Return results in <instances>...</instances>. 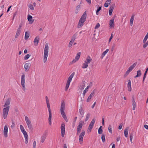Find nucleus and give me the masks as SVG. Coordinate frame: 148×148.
<instances>
[{"instance_id":"nucleus-1","label":"nucleus","mask_w":148,"mask_h":148,"mask_svg":"<svg viewBox=\"0 0 148 148\" xmlns=\"http://www.w3.org/2000/svg\"><path fill=\"white\" fill-rule=\"evenodd\" d=\"M65 108V103L64 101H62L60 106V113L63 119L67 122L68 121V120L64 112Z\"/></svg>"},{"instance_id":"nucleus-2","label":"nucleus","mask_w":148,"mask_h":148,"mask_svg":"<svg viewBox=\"0 0 148 148\" xmlns=\"http://www.w3.org/2000/svg\"><path fill=\"white\" fill-rule=\"evenodd\" d=\"M49 48L48 44L47 43H46L45 45L44 52L43 62L44 63L46 62L48 56Z\"/></svg>"},{"instance_id":"nucleus-3","label":"nucleus","mask_w":148,"mask_h":148,"mask_svg":"<svg viewBox=\"0 0 148 148\" xmlns=\"http://www.w3.org/2000/svg\"><path fill=\"white\" fill-rule=\"evenodd\" d=\"M75 74V72H73L69 76V77L67 81L66 87L65 88V90L66 91L68 90V88L69 87V85H70V83L72 81V79L73 77H74Z\"/></svg>"},{"instance_id":"nucleus-4","label":"nucleus","mask_w":148,"mask_h":148,"mask_svg":"<svg viewBox=\"0 0 148 148\" xmlns=\"http://www.w3.org/2000/svg\"><path fill=\"white\" fill-rule=\"evenodd\" d=\"M21 84L22 87V89L24 91L25 90V75L23 74L21 76Z\"/></svg>"},{"instance_id":"nucleus-5","label":"nucleus","mask_w":148,"mask_h":148,"mask_svg":"<svg viewBox=\"0 0 148 148\" xmlns=\"http://www.w3.org/2000/svg\"><path fill=\"white\" fill-rule=\"evenodd\" d=\"M10 108H4L3 111V117L4 119H6L8 114Z\"/></svg>"},{"instance_id":"nucleus-6","label":"nucleus","mask_w":148,"mask_h":148,"mask_svg":"<svg viewBox=\"0 0 148 148\" xmlns=\"http://www.w3.org/2000/svg\"><path fill=\"white\" fill-rule=\"evenodd\" d=\"M11 101V99L10 98H8L6 99L5 102L4 104L3 107L5 108H10V104Z\"/></svg>"},{"instance_id":"nucleus-7","label":"nucleus","mask_w":148,"mask_h":148,"mask_svg":"<svg viewBox=\"0 0 148 148\" xmlns=\"http://www.w3.org/2000/svg\"><path fill=\"white\" fill-rule=\"evenodd\" d=\"M85 134V131L84 130H82L79 135V143L80 144H82L83 143V138Z\"/></svg>"},{"instance_id":"nucleus-8","label":"nucleus","mask_w":148,"mask_h":148,"mask_svg":"<svg viewBox=\"0 0 148 148\" xmlns=\"http://www.w3.org/2000/svg\"><path fill=\"white\" fill-rule=\"evenodd\" d=\"M65 124L64 123H62L61 124V136L63 137L65 134Z\"/></svg>"},{"instance_id":"nucleus-9","label":"nucleus","mask_w":148,"mask_h":148,"mask_svg":"<svg viewBox=\"0 0 148 148\" xmlns=\"http://www.w3.org/2000/svg\"><path fill=\"white\" fill-rule=\"evenodd\" d=\"M21 132L24 136L25 140V143L26 144H27L28 142V136L27 133L25 130Z\"/></svg>"},{"instance_id":"nucleus-10","label":"nucleus","mask_w":148,"mask_h":148,"mask_svg":"<svg viewBox=\"0 0 148 148\" xmlns=\"http://www.w3.org/2000/svg\"><path fill=\"white\" fill-rule=\"evenodd\" d=\"M86 18V11L84 12L81 18H80L79 21L84 23V22L85 21Z\"/></svg>"},{"instance_id":"nucleus-11","label":"nucleus","mask_w":148,"mask_h":148,"mask_svg":"<svg viewBox=\"0 0 148 148\" xmlns=\"http://www.w3.org/2000/svg\"><path fill=\"white\" fill-rule=\"evenodd\" d=\"M47 134L46 133H43L41 137L40 142L42 143H44L47 137Z\"/></svg>"},{"instance_id":"nucleus-12","label":"nucleus","mask_w":148,"mask_h":148,"mask_svg":"<svg viewBox=\"0 0 148 148\" xmlns=\"http://www.w3.org/2000/svg\"><path fill=\"white\" fill-rule=\"evenodd\" d=\"M95 121V119H93L90 123L88 128V129L90 130V132H91V130L93 128Z\"/></svg>"},{"instance_id":"nucleus-13","label":"nucleus","mask_w":148,"mask_h":148,"mask_svg":"<svg viewBox=\"0 0 148 148\" xmlns=\"http://www.w3.org/2000/svg\"><path fill=\"white\" fill-rule=\"evenodd\" d=\"M92 60L91 58L89 56H88L86 58L84 62L88 64L91 62Z\"/></svg>"},{"instance_id":"nucleus-14","label":"nucleus","mask_w":148,"mask_h":148,"mask_svg":"<svg viewBox=\"0 0 148 148\" xmlns=\"http://www.w3.org/2000/svg\"><path fill=\"white\" fill-rule=\"evenodd\" d=\"M8 128L6 125L4 126L3 130V135L5 137H8Z\"/></svg>"},{"instance_id":"nucleus-15","label":"nucleus","mask_w":148,"mask_h":148,"mask_svg":"<svg viewBox=\"0 0 148 148\" xmlns=\"http://www.w3.org/2000/svg\"><path fill=\"white\" fill-rule=\"evenodd\" d=\"M81 54V52H79L77 54L76 56L75 57V58L74 59H73L72 61L73 63H75L80 58Z\"/></svg>"},{"instance_id":"nucleus-16","label":"nucleus","mask_w":148,"mask_h":148,"mask_svg":"<svg viewBox=\"0 0 148 148\" xmlns=\"http://www.w3.org/2000/svg\"><path fill=\"white\" fill-rule=\"evenodd\" d=\"M49 112V116L48 118V121L49 125H51V109H48Z\"/></svg>"},{"instance_id":"nucleus-17","label":"nucleus","mask_w":148,"mask_h":148,"mask_svg":"<svg viewBox=\"0 0 148 148\" xmlns=\"http://www.w3.org/2000/svg\"><path fill=\"white\" fill-rule=\"evenodd\" d=\"M30 66L31 64L29 63H26L25 64L24 67L26 72H27L29 71Z\"/></svg>"},{"instance_id":"nucleus-18","label":"nucleus","mask_w":148,"mask_h":148,"mask_svg":"<svg viewBox=\"0 0 148 148\" xmlns=\"http://www.w3.org/2000/svg\"><path fill=\"white\" fill-rule=\"evenodd\" d=\"M114 17H112V19L110 20L109 22L110 27L111 28L114 27Z\"/></svg>"},{"instance_id":"nucleus-19","label":"nucleus","mask_w":148,"mask_h":148,"mask_svg":"<svg viewBox=\"0 0 148 148\" xmlns=\"http://www.w3.org/2000/svg\"><path fill=\"white\" fill-rule=\"evenodd\" d=\"M83 123L81 122H80L77 127V131L78 132H80L83 126Z\"/></svg>"},{"instance_id":"nucleus-20","label":"nucleus","mask_w":148,"mask_h":148,"mask_svg":"<svg viewBox=\"0 0 148 148\" xmlns=\"http://www.w3.org/2000/svg\"><path fill=\"white\" fill-rule=\"evenodd\" d=\"M94 94L95 92L94 91H93L88 98L86 100L87 102H88L90 101L91 98L94 96Z\"/></svg>"},{"instance_id":"nucleus-21","label":"nucleus","mask_w":148,"mask_h":148,"mask_svg":"<svg viewBox=\"0 0 148 148\" xmlns=\"http://www.w3.org/2000/svg\"><path fill=\"white\" fill-rule=\"evenodd\" d=\"M45 99L46 101V102L47 104V108L48 109H51L50 105L49 103V99L47 96H46L45 97Z\"/></svg>"},{"instance_id":"nucleus-22","label":"nucleus","mask_w":148,"mask_h":148,"mask_svg":"<svg viewBox=\"0 0 148 148\" xmlns=\"http://www.w3.org/2000/svg\"><path fill=\"white\" fill-rule=\"evenodd\" d=\"M132 105L133 106L132 109L133 110H135L136 107V103L134 99V98H133L132 102Z\"/></svg>"},{"instance_id":"nucleus-23","label":"nucleus","mask_w":148,"mask_h":148,"mask_svg":"<svg viewBox=\"0 0 148 148\" xmlns=\"http://www.w3.org/2000/svg\"><path fill=\"white\" fill-rule=\"evenodd\" d=\"M21 30L22 29L18 27L15 35V38H16L18 37L21 32Z\"/></svg>"},{"instance_id":"nucleus-24","label":"nucleus","mask_w":148,"mask_h":148,"mask_svg":"<svg viewBox=\"0 0 148 148\" xmlns=\"http://www.w3.org/2000/svg\"><path fill=\"white\" fill-rule=\"evenodd\" d=\"M128 90L129 91H131L132 90L131 87V81L130 79L128 80V82L127 84Z\"/></svg>"},{"instance_id":"nucleus-25","label":"nucleus","mask_w":148,"mask_h":148,"mask_svg":"<svg viewBox=\"0 0 148 148\" xmlns=\"http://www.w3.org/2000/svg\"><path fill=\"white\" fill-rule=\"evenodd\" d=\"M39 36H37L35 37V38L34 42L35 43V45H37L39 42Z\"/></svg>"},{"instance_id":"nucleus-26","label":"nucleus","mask_w":148,"mask_h":148,"mask_svg":"<svg viewBox=\"0 0 148 148\" xmlns=\"http://www.w3.org/2000/svg\"><path fill=\"white\" fill-rule=\"evenodd\" d=\"M137 64L136 62L134 63L132 65L130 66L128 69L131 71L136 66Z\"/></svg>"},{"instance_id":"nucleus-27","label":"nucleus","mask_w":148,"mask_h":148,"mask_svg":"<svg viewBox=\"0 0 148 148\" xmlns=\"http://www.w3.org/2000/svg\"><path fill=\"white\" fill-rule=\"evenodd\" d=\"M79 112L80 114L82 116V117H83L84 116V112L82 107H80V108L79 109Z\"/></svg>"},{"instance_id":"nucleus-28","label":"nucleus","mask_w":148,"mask_h":148,"mask_svg":"<svg viewBox=\"0 0 148 148\" xmlns=\"http://www.w3.org/2000/svg\"><path fill=\"white\" fill-rule=\"evenodd\" d=\"M111 0H107L104 4V7L106 8L108 7L109 5L111 3Z\"/></svg>"},{"instance_id":"nucleus-29","label":"nucleus","mask_w":148,"mask_h":148,"mask_svg":"<svg viewBox=\"0 0 148 148\" xmlns=\"http://www.w3.org/2000/svg\"><path fill=\"white\" fill-rule=\"evenodd\" d=\"M114 8L113 6H111L110 7V9L109 11V15L111 16L112 15V13L113 11Z\"/></svg>"},{"instance_id":"nucleus-30","label":"nucleus","mask_w":148,"mask_h":148,"mask_svg":"<svg viewBox=\"0 0 148 148\" xmlns=\"http://www.w3.org/2000/svg\"><path fill=\"white\" fill-rule=\"evenodd\" d=\"M27 19L29 22H31L32 23L34 21V20L33 19L32 16L30 15H28Z\"/></svg>"},{"instance_id":"nucleus-31","label":"nucleus","mask_w":148,"mask_h":148,"mask_svg":"<svg viewBox=\"0 0 148 148\" xmlns=\"http://www.w3.org/2000/svg\"><path fill=\"white\" fill-rule=\"evenodd\" d=\"M25 119L27 124L31 123L30 119L27 116H25Z\"/></svg>"},{"instance_id":"nucleus-32","label":"nucleus","mask_w":148,"mask_h":148,"mask_svg":"<svg viewBox=\"0 0 148 148\" xmlns=\"http://www.w3.org/2000/svg\"><path fill=\"white\" fill-rule=\"evenodd\" d=\"M109 49H107L105 51H104L103 53L101 54V58L102 59L103 58V57L105 56L106 54L109 51Z\"/></svg>"},{"instance_id":"nucleus-33","label":"nucleus","mask_w":148,"mask_h":148,"mask_svg":"<svg viewBox=\"0 0 148 148\" xmlns=\"http://www.w3.org/2000/svg\"><path fill=\"white\" fill-rule=\"evenodd\" d=\"M137 75L134 76V78H136L137 77H140L141 75V73L140 70H138L137 71Z\"/></svg>"},{"instance_id":"nucleus-34","label":"nucleus","mask_w":148,"mask_h":148,"mask_svg":"<svg viewBox=\"0 0 148 148\" xmlns=\"http://www.w3.org/2000/svg\"><path fill=\"white\" fill-rule=\"evenodd\" d=\"M80 8V5H78L77 6L75 9V12L76 14H77L79 12Z\"/></svg>"},{"instance_id":"nucleus-35","label":"nucleus","mask_w":148,"mask_h":148,"mask_svg":"<svg viewBox=\"0 0 148 148\" xmlns=\"http://www.w3.org/2000/svg\"><path fill=\"white\" fill-rule=\"evenodd\" d=\"M77 35H78V34L77 33H76L74 34L72 36L71 40L74 41L75 39L76 38L77 36Z\"/></svg>"},{"instance_id":"nucleus-36","label":"nucleus","mask_w":148,"mask_h":148,"mask_svg":"<svg viewBox=\"0 0 148 148\" xmlns=\"http://www.w3.org/2000/svg\"><path fill=\"white\" fill-rule=\"evenodd\" d=\"M128 128H126L124 131V134L125 137H127L128 136Z\"/></svg>"},{"instance_id":"nucleus-37","label":"nucleus","mask_w":148,"mask_h":148,"mask_svg":"<svg viewBox=\"0 0 148 148\" xmlns=\"http://www.w3.org/2000/svg\"><path fill=\"white\" fill-rule=\"evenodd\" d=\"M29 36V33L27 32H25V40L27 39Z\"/></svg>"},{"instance_id":"nucleus-38","label":"nucleus","mask_w":148,"mask_h":148,"mask_svg":"<svg viewBox=\"0 0 148 148\" xmlns=\"http://www.w3.org/2000/svg\"><path fill=\"white\" fill-rule=\"evenodd\" d=\"M88 66V64L84 62L83 64L82 67L83 69H84L87 68Z\"/></svg>"},{"instance_id":"nucleus-39","label":"nucleus","mask_w":148,"mask_h":148,"mask_svg":"<svg viewBox=\"0 0 148 148\" xmlns=\"http://www.w3.org/2000/svg\"><path fill=\"white\" fill-rule=\"evenodd\" d=\"M83 24L84 23L79 21L77 26L78 28H80L83 25Z\"/></svg>"},{"instance_id":"nucleus-40","label":"nucleus","mask_w":148,"mask_h":148,"mask_svg":"<svg viewBox=\"0 0 148 148\" xmlns=\"http://www.w3.org/2000/svg\"><path fill=\"white\" fill-rule=\"evenodd\" d=\"M89 86H87L86 88L84 90L83 92V95L84 96L86 93L87 91L88 90V89L89 88Z\"/></svg>"},{"instance_id":"nucleus-41","label":"nucleus","mask_w":148,"mask_h":148,"mask_svg":"<svg viewBox=\"0 0 148 148\" xmlns=\"http://www.w3.org/2000/svg\"><path fill=\"white\" fill-rule=\"evenodd\" d=\"M108 129L109 132L111 134H112V126L111 125H109V126Z\"/></svg>"},{"instance_id":"nucleus-42","label":"nucleus","mask_w":148,"mask_h":148,"mask_svg":"<svg viewBox=\"0 0 148 148\" xmlns=\"http://www.w3.org/2000/svg\"><path fill=\"white\" fill-rule=\"evenodd\" d=\"M102 127V126H101L99 128L98 130V133L99 134H101L102 133L103 130L101 129Z\"/></svg>"},{"instance_id":"nucleus-43","label":"nucleus","mask_w":148,"mask_h":148,"mask_svg":"<svg viewBox=\"0 0 148 148\" xmlns=\"http://www.w3.org/2000/svg\"><path fill=\"white\" fill-rule=\"evenodd\" d=\"M24 25V23L23 21L21 22L19 24L18 28L22 29V27Z\"/></svg>"},{"instance_id":"nucleus-44","label":"nucleus","mask_w":148,"mask_h":148,"mask_svg":"<svg viewBox=\"0 0 148 148\" xmlns=\"http://www.w3.org/2000/svg\"><path fill=\"white\" fill-rule=\"evenodd\" d=\"M90 114L89 113H88L86 115V118L85 119V121H87L89 119V118L90 117Z\"/></svg>"},{"instance_id":"nucleus-45","label":"nucleus","mask_w":148,"mask_h":148,"mask_svg":"<svg viewBox=\"0 0 148 148\" xmlns=\"http://www.w3.org/2000/svg\"><path fill=\"white\" fill-rule=\"evenodd\" d=\"M101 139L103 143L105 142V136L103 134L101 136Z\"/></svg>"},{"instance_id":"nucleus-46","label":"nucleus","mask_w":148,"mask_h":148,"mask_svg":"<svg viewBox=\"0 0 148 148\" xmlns=\"http://www.w3.org/2000/svg\"><path fill=\"white\" fill-rule=\"evenodd\" d=\"M31 55L29 54H27L25 55L24 57V59L27 60L28 59L29 57Z\"/></svg>"},{"instance_id":"nucleus-47","label":"nucleus","mask_w":148,"mask_h":148,"mask_svg":"<svg viewBox=\"0 0 148 148\" xmlns=\"http://www.w3.org/2000/svg\"><path fill=\"white\" fill-rule=\"evenodd\" d=\"M74 42V41L71 40L69 44V47H71L73 43Z\"/></svg>"},{"instance_id":"nucleus-48","label":"nucleus","mask_w":148,"mask_h":148,"mask_svg":"<svg viewBox=\"0 0 148 148\" xmlns=\"http://www.w3.org/2000/svg\"><path fill=\"white\" fill-rule=\"evenodd\" d=\"M131 71H129L128 69V70H127V71H126V72L125 74L124 75V77H126L128 75V74Z\"/></svg>"},{"instance_id":"nucleus-49","label":"nucleus","mask_w":148,"mask_h":148,"mask_svg":"<svg viewBox=\"0 0 148 148\" xmlns=\"http://www.w3.org/2000/svg\"><path fill=\"white\" fill-rule=\"evenodd\" d=\"M28 7L30 10H34V8L32 4H30L29 5Z\"/></svg>"},{"instance_id":"nucleus-50","label":"nucleus","mask_w":148,"mask_h":148,"mask_svg":"<svg viewBox=\"0 0 148 148\" xmlns=\"http://www.w3.org/2000/svg\"><path fill=\"white\" fill-rule=\"evenodd\" d=\"M144 44L143 45V48H146L148 45V41L145 43H144Z\"/></svg>"},{"instance_id":"nucleus-51","label":"nucleus","mask_w":148,"mask_h":148,"mask_svg":"<svg viewBox=\"0 0 148 148\" xmlns=\"http://www.w3.org/2000/svg\"><path fill=\"white\" fill-rule=\"evenodd\" d=\"M28 126V128L30 129H32V125L31 123L27 124Z\"/></svg>"},{"instance_id":"nucleus-52","label":"nucleus","mask_w":148,"mask_h":148,"mask_svg":"<svg viewBox=\"0 0 148 148\" xmlns=\"http://www.w3.org/2000/svg\"><path fill=\"white\" fill-rule=\"evenodd\" d=\"M33 148H36V142L35 141H34L33 143Z\"/></svg>"},{"instance_id":"nucleus-53","label":"nucleus","mask_w":148,"mask_h":148,"mask_svg":"<svg viewBox=\"0 0 148 148\" xmlns=\"http://www.w3.org/2000/svg\"><path fill=\"white\" fill-rule=\"evenodd\" d=\"M148 37L146 36H145V37L143 39V42L145 43L146 42V40H147V39H148Z\"/></svg>"},{"instance_id":"nucleus-54","label":"nucleus","mask_w":148,"mask_h":148,"mask_svg":"<svg viewBox=\"0 0 148 148\" xmlns=\"http://www.w3.org/2000/svg\"><path fill=\"white\" fill-rule=\"evenodd\" d=\"M20 129L21 132L25 130L23 126L21 125H20Z\"/></svg>"},{"instance_id":"nucleus-55","label":"nucleus","mask_w":148,"mask_h":148,"mask_svg":"<svg viewBox=\"0 0 148 148\" xmlns=\"http://www.w3.org/2000/svg\"><path fill=\"white\" fill-rule=\"evenodd\" d=\"M134 15H132L131 17L130 20V22H133V21L134 19Z\"/></svg>"},{"instance_id":"nucleus-56","label":"nucleus","mask_w":148,"mask_h":148,"mask_svg":"<svg viewBox=\"0 0 148 148\" xmlns=\"http://www.w3.org/2000/svg\"><path fill=\"white\" fill-rule=\"evenodd\" d=\"M84 84L81 85L79 87V88L80 90H83L84 89Z\"/></svg>"},{"instance_id":"nucleus-57","label":"nucleus","mask_w":148,"mask_h":148,"mask_svg":"<svg viewBox=\"0 0 148 148\" xmlns=\"http://www.w3.org/2000/svg\"><path fill=\"white\" fill-rule=\"evenodd\" d=\"M100 26V25L99 23H98L96 24L95 28V29H97Z\"/></svg>"},{"instance_id":"nucleus-58","label":"nucleus","mask_w":148,"mask_h":148,"mask_svg":"<svg viewBox=\"0 0 148 148\" xmlns=\"http://www.w3.org/2000/svg\"><path fill=\"white\" fill-rule=\"evenodd\" d=\"M132 139H133V134H132L130 136V141L132 143Z\"/></svg>"},{"instance_id":"nucleus-59","label":"nucleus","mask_w":148,"mask_h":148,"mask_svg":"<svg viewBox=\"0 0 148 148\" xmlns=\"http://www.w3.org/2000/svg\"><path fill=\"white\" fill-rule=\"evenodd\" d=\"M146 74H147V73H145L144 74V76H143V82L145 80L146 78Z\"/></svg>"},{"instance_id":"nucleus-60","label":"nucleus","mask_w":148,"mask_h":148,"mask_svg":"<svg viewBox=\"0 0 148 148\" xmlns=\"http://www.w3.org/2000/svg\"><path fill=\"white\" fill-rule=\"evenodd\" d=\"M122 126H123V123H120L119 126V127L118 129L119 130H121L122 128Z\"/></svg>"},{"instance_id":"nucleus-61","label":"nucleus","mask_w":148,"mask_h":148,"mask_svg":"<svg viewBox=\"0 0 148 148\" xmlns=\"http://www.w3.org/2000/svg\"><path fill=\"white\" fill-rule=\"evenodd\" d=\"M113 36L112 34H112H111V35L109 39V42H110V41H111V40L112 39V38H113Z\"/></svg>"},{"instance_id":"nucleus-62","label":"nucleus","mask_w":148,"mask_h":148,"mask_svg":"<svg viewBox=\"0 0 148 148\" xmlns=\"http://www.w3.org/2000/svg\"><path fill=\"white\" fill-rule=\"evenodd\" d=\"M101 7H99L96 10V11H97V12H99L101 10Z\"/></svg>"},{"instance_id":"nucleus-63","label":"nucleus","mask_w":148,"mask_h":148,"mask_svg":"<svg viewBox=\"0 0 148 148\" xmlns=\"http://www.w3.org/2000/svg\"><path fill=\"white\" fill-rule=\"evenodd\" d=\"M14 125H15V124H14V122H12V125H11V127L12 128H13V127H14Z\"/></svg>"},{"instance_id":"nucleus-64","label":"nucleus","mask_w":148,"mask_h":148,"mask_svg":"<svg viewBox=\"0 0 148 148\" xmlns=\"http://www.w3.org/2000/svg\"><path fill=\"white\" fill-rule=\"evenodd\" d=\"M144 127L147 130H148V125H145L144 126Z\"/></svg>"}]
</instances>
